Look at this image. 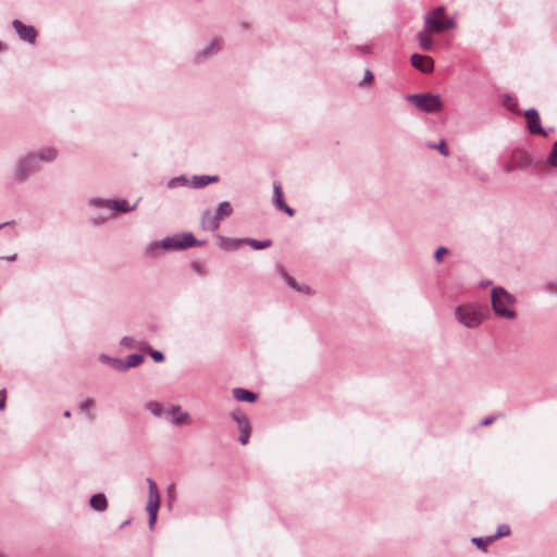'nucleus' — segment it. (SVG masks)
<instances>
[{"instance_id":"obj_1","label":"nucleus","mask_w":557,"mask_h":557,"mask_svg":"<svg viewBox=\"0 0 557 557\" xmlns=\"http://www.w3.org/2000/svg\"><path fill=\"white\" fill-rule=\"evenodd\" d=\"M492 308L494 313L503 319L513 320L516 310L513 305L516 298L503 287H494L491 293Z\"/></svg>"},{"instance_id":"obj_2","label":"nucleus","mask_w":557,"mask_h":557,"mask_svg":"<svg viewBox=\"0 0 557 557\" xmlns=\"http://www.w3.org/2000/svg\"><path fill=\"white\" fill-rule=\"evenodd\" d=\"M457 321L466 327H478L484 320L483 308L473 304H463L455 309Z\"/></svg>"},{"instance_id":"obj_3","label":"nucleus","mask_w":557,"mask_h":557,"mask_svg":"<svg viewBox=\"0 0 557 557\" xmlns=\"http://www.w3.org/2000/svg\"><path fill=\"white\" fill-rule=\"evenodd\" d=\"M456 27V23L451 18H445V8L437 7L428 12L424 16V28L435 34L443 33L447 29Z\"/></svg>"},{"instance_id":"obj_4","label":"nucleus","mask_w":557,"mask_h":557,"mask_svg":"<svg viewBox=\"0 0 557 557\" xmlns=\"http://www.w3.org/2000/svg\"><path fill=\"white\" fill-rule=\"evenodd\" d=\"M233 213V207L228 201H222L218 205L214 214L210 210H205L201 215L200 225L205 231L215 232L220 226V221Z\"/></svg>"},{"instance_id":"obj_5","label":"nucleus","mask_w":557,"mask_h":557,"mask_svg":"<svg viewBox=\"0 0 557 557\" xmlns=\"http://www.w3.org/2000/svg\"><path fill=\"white\" fill-rule=\"evenodd\" d=\"M38 170L37 157L34 153H28L16 161L13 170V180L22 183Z\"/></svg>"},{"instance_id":"obj_6","label":"nucleus","mask_w":557,"mask_h":557,"mask_svg":"<svg viewBox=\"0 0 557 557\" xmlns=\"http://www.w3.org/2000/svg\"><path fill=\"white\" fill-rule=\"evenodd\" d=\"M408 100L419 110L425 113H436L442 110L443 103L438 95L433 94H414L409 95Z\"/></svg>"},{"instance_id":"obj_7","label":"nucleus","mask_w":557,"mask_h":557,"mask_svg":"<svg viewBox=\"0 0 557 557\" xmlns=\"http://www.w3.org/2000/svg\"><path fill=\"white\" fill-rule=\"evenodd\" d=\"M146 481L148 484V502H147V506H146V510L149 516L148 525H149V529H153L154 523L157 521L161 496H160L157 483L151 478H148Z\"/></svg>"},{"instance_id":"obj_8","label":"nucleus","mask_w":557,"mask_h":557,"mask_svg":"<svg viewBox=\"0 0 557 557\" xmlns=\"http://www.w3.org/2000/svg\"><path fill=\"white\" fill-rule=\"evenodd\" d=\"M198 245L191 233H184L176 236H168L161 239L163 250H181Z\"/></svg>"},{"instance_id":"obj_9","label":"nucleus","mask_w":557,"mask_h":557,"mask_svg":"<svg viewBox=\"0 0 557 557\" xmlns=\"http://www.w3.org/2000/svg\"><path fill=\"white\" fill-rule=\"evenodd\" d=\"M232 420L236 423L239 431V442L243 445H246L249 442L250 437V423L247 417L242 411H234L231 414Z\"/></svg>"},{"instance_id":"obj_10","label":"nucleus","mask_w":557,"mask_h":557,"mask_svg":"<svg viewBox=\"0 0 557 557\" xmlns=\"http://www.w3.org/2000/svg\"><path fill=\"white\" fill-rule=\"evenodd\" d=\"M527 120V127L529 132L533 135H541L543 137L547 136V132L542 127L540 114L535 109H528L524 113Z\"/></svg>"},{"instance_id":"obj_11","label":"nucleus","mask_w":557,"mask_h":557,"mask_svg":"<svg viewBox=\"0 0 557 557\" xmlns=\"http://www.w3.org/2000/svg\"><path fill=\"white\" fill-rule=\"evenodd\" d=\"M12 26L21 40L32 45L35 44L37 34L33 26L25 25L20 20H14Z\"/></svg>"},{"instance_id":"obj_12","label":"nucleus","mask_w":557,"mask_h":557,"mask_svg":"<svg viewBox=\"0 0 557 557\" xmlns=\"http://www.w3.org/2000/svg\"><path fill=\"white\" fill-rule=\"evenodd\" d=\"M411 65L422 73H431L434 69V61L428 55L414 53L410 58Z\"/></svg>"},{"instance_id":"obj_13","label":"nucleus","mask_w":557,"mask_h":557,"mask_svg":"<svg viewBox=\"0 0 557 557\" xmlns=\"http://www.w3.org/2000/svg\"><path fill=\"white\" fill-rule=\"evenodd\" d=\"M273 203L276 207V209L284 211L289 216L294 215V209L287 206L283 200L282 186L278 182H274L273 184Z\"/></svg>"},{"instance_id":"obj_14","label":"nucleus","mask_w":557,"mask_h":557,"mask_svg":"<svg viewBox=\"0 0 557 557\" xmlns=\"http://www.w3.org/2000/svg\"><path fill=\"white\" fill-rule=\"evenodd\" d=\"M431 34L433 32H430L425 28H423L421 32L417 34V40L419 42V47L423 51H433L434 45Z\"/></svg>"},{"instance_id":"obj_15","label":"nucleus","mask_w":557,"mask_h":557,"mask_svg":"<svg viewBox=\"0 0 557 557\" xmlns=\"http://www.w3.org/2000/svg\"><path fill=\"white\" fill-rule=\"evenodd\" d=\"M33 153L37 157V164H39V162L50 163L58 157V150L53 147H45Z\"/></svg>"},{"instance_id":"obj_16","label":"nucleus","mask_w":557,"mask_h":557,"mask_svg":"<svg viewBox=\"0 0 557 557\" xmlns=\"http://www.w3.org/2000/svg\"><path fill=\"white\" fill-rule=\"evenodd\" d=\"M89 506L99 512L108 508V500L103 493L94 494L89 499Z\"/></svg>"},{"instance_id":"obj_17","label":"nucleus","mask_w":557,"mask_h":557,"mask_svg":"<svg viewBox=\"0 0 557 557\" xmlns=\"http://www.w3.org/2000/svg\"><path fill=\"white\" fill-rule=\"evenodd\" d=\"M245 244V238L219 237V245L224 250H235Z\"/></svg>"},{"instance_id":"obj_18","label":"nucleus","mask_w":557,"mask_h":557,"mask_svg":"<svg viewBox=\"0 0 557 557\" xmlns=\"http://www.w3.org/2000/svg\"><path fill=\"white\" fill-rule=\"evenodd\" d=\"M233 397L237 401L253 403L257 399V395L248 389L236 387L233 389Z\"/></svg>"},{"instance_id":"obj_19","label":"nucleus","mask_w":557,"mask_h":557,"mask_svg":"<svg viewBox=\"0 0 557 557\" xmlns=\"http://www.w3.org/2000/svg\"><path fill=\"white\" fill-rule=\"evenodd\" d=\"M219 181V176L216 175H196L193 177L191 186L195 188H201L207 186L210 183H214Z\"/></svg>"},{"instance_id":"obj_20","label":"nucleus","mask_w":557,"mask_h":557,"mask_svg":"<svg viewBox=\"0 0 557 557\" xmlns=\"http://www.w3.org/2000/svg\"><path fill=\"white\" fill-rule=\"evenodd\" d=\"M137 203L129 206L126 200H112L111 210L113 211L112 216L115 215L116 212H131L135 210Z\"/></svg>"},{"instance_id":"obj_21","label":"nucleus","mask_w":557,"mask_h":557,"mask_svg":"<svg viewBox=\"0 0 557 557\" xmlns=\"http://www.w3.org/2000/svg\"><path fill=\"white\" fill-rule=\"evenodd\" d=\"M144 356L140 354H132L126 357V359H123L124 368L123 372L129 370L131 368H135L139 366L141 362H144Z\"/></svg>"},{"instance_id":"obj_22","label":"nucleus","mask_w":557,"mask_h":557,"mask_svg":"<svg viewBox=\"0 0 557 557\" xmlns=\"http://www.w3.org/2000/svg\"><path fill=\"white\" fill-rule=\"evenodd\" d=\"M99 359H100L101 362L108 363L113 369L123 372V368H124L123 359L112 358V357H109L107 355H101L99 357Z\"/></svg>"},{"instance_id":"obj_23","label":"nucleus","mask_w":557,"mask_h":557,"mask_svg":"<svg viewBox=\"0 0 557 557\" xmlns=\"http://www.w3.org/2000/svg\"><path fill=\"white\" fill-rule=\"evenodd\" d=\"M245 244L252 247L255 250H261L270 247L272 245L271 239H264V240H257L253 238H245Z\"/></svg>"},{"instance_id":"obj_24","label":"nucleus","mask_w":557,"mask_h":557,"mask_svg":"<svg viewBox=\"0 0 557 557\" xmlns=\"http://www.w3.org/2000/svg\"><path fill=\"white\" fill-rule=\"evenodd\" d=\"M146 409L151 412L153 416L156 417H161L164 412L163 410V406L161 403L159 401H154V400H151V401H148L146 405H145Z\"/></svg>"},{"instance_id":"obj_25","label":"nucleus","mask_w":557,"mask_h":557,"mask_svg":"<svg viewBox=\"0 0 557 557\" xmlns=\"http://www.w3.org/2000/svg\"><path fill=\"white\" fill-rule=\"evenodd\" d=\"M94 406H95V404H94V400H92V399H90V398H85V399L79 404L78 408H79L82 411L89 413V414H88L89 420H94L95 416H94V413L91 412V411H92V409H94Z\"/></svg>"},{"instance_id":"obj_26","label":"nucleus","mask_w":557,"mask_h":557,"mask_svg":"<svg viewBox=\"0 0 557 557\" xmlns=\"http://www.w3.org/2000/svg\"><path fill=\"white\" fill-rule=\"evenodd\" d=\"M510 534V528L508 524H499L497 527L496 533L487 536V541H495L499 537L507 536Z\"/></svg>"},{"instance_id":"obj_27","label":"nucleus","mask_w":557,"mask_h":557,"mask_svg":"<svg viewBox=\"0 0 557 557\" xmlns=\"http://www.w3.org/2000/svg\"><path fill=\"white\" fill-rule=\"evenodd\" d=\"M220 48H221V40L215 39L210 45L205 47L201 54L203 57L212 55V54L216 53L220 50Z\"/></svg>"},{"instance_id":"obj_28","label":"nucleus","mask_w":557,"mask_h":557,"mask_svg":"<svg viewBox=\"0 0 557 557\" xmlns=\"http://www.w3.org/2000/svg\"><path fill=\"white\" fill-rule=\"evenodd\" d=\"M89 205L96 208H107L111 210L112 200L103 198H91Z\"/></svg>"},{"instance_id":"obj_29","label":"nucleus","mask_w":557,"mask_h":557,"mask_svg":"<svg viewBox=\"0 0 557 557\" xmlns=\"http://www.w3.org/2000/svg\"><path fill=\"white\" fill-rule=\"evenodd\" d=\"M161 250H163L162 246H161V240L160 242H151L146 247V253L149 255L150 257L158 256Z\"/></svg>"},{"instance_id":"obj_30","label":"nucleus","mask_w":557,"mask_h":557,"mask_svg":"<svg viewBox=\"0 0 557 557\" xmlns=\"http://www.w3.org/2000/svg\"><path fill=\"white\" fill-rule=\"evenodd\" d=\"M428 147L431 149H436L444 157H447L449 154V150L447 148L445 139H441L437 145L429 144Z\"/></svg>"},{"instance_id":"obj_31","label":"nucleus","mask_w":557,"mask_h":557,"mask_svg":"<svg viewBox=\"0 0 557 557\" xmlns=\"http://www.w3.org/2000/svg\"><path fill=\"white\" fill-rule=\"evenodd\" d=\"M187 183H188V181L185 176H177V177H173L172 180H170L168 183V186L170 188H175L177 186L186 185Z\"/></svg>"},{"instance_id":"obj_32","label":"nucleus","mask_w":557,"mask_h":557,"mask_svg":"<svg viewBox=\"0 0 557 557\" xmlns=\"http://www.w3.org/2000/svg\"><path fill=\"white\" fill-rule=\"evenodd\" d=\"M188 420H189V413L187 411H184L173 418V423L178 425V424L188 422Z\"/></svg>"},{"instance_id":"obj_33","label":"nucleus","mask_w":557,"mask_h":557,"mask_svg":"<svg viewBox=\"0 0 557 557\" xmlns=\"http://www.w3.org/2000/svg\"><path fill=\"white\" fill-rule=\"evenodd\" d=\"M549 163L554 166V168H557V141H555L554 146H553V150L549 154Z\"/></svg>"},{"instance_id":"obj_34","label":"nucleus","mask_w":557,"mask_h":557,"mask_svg":"<svg viewBox=\"0 0 557 557\" xmlns=\"http://www.w3.org/2000/svg\"><path fill=\"white\" fill-rule=\"evenodd\" d=\"M472 542L476 545V547L485 549L486 545L488 543H491L492 541H487V537L486 539L473 537Z\"/></svg>"},{"instance_id":"obj_35","label":"nucleus","mask_w":557,"mask_h":557,"mask_svg":"<svg viewBox=\"0 0 557 557\" xmlns=\"http://www.w3.org/2000/svg\"><path fill=\"white\" fill-rule=\"evenodd\" d=\"M448 253V249L445 248V247H440L435 253H434V258L437 262H441L442 261V258L444 255Z\"/></svg>"},{"instance_id":"obj_36","label":"nucleus","mask_w":557,"mask_h":557,"mask_svg":"<svg viewBox=\"0 0 557 557\" xmlns=\"http://www.w3.org/2000/svg\"><path fill=\"white\" fill-rule=\"evenodd\" d=\"M283 277H284V281L287 283V285H289L292 288L301 290V288L298 287L296 281L292 276L284 274Z\"/></svg>"},{"instance_id":"obj_37","label":"nucleus","mask_w":557,"mask_h":557,"mask_svg":"<svg viewBox=\"0 0 557 557\" xmlns=\"http://www.w3.org/2000/svg\"><path fill=\"white\" fill-rule=\"evenodd\" d=\"M150 355L156 362H162L164 360V355L162 351L151 350Z\"/></svg>"},{"instance_id":"obj_38","label":"nucleus","mask_w":557,"mask_h":557,"mask_svg":"<svg viewBox=\"0 0 557 557\" xmlns=\"http://www.w3.org/2000/svg\"><path fill=\"white\" fill-rule=\"evenodd\" d=\"M373 79V74L370 70H367L364 72V76H363V79L361 81L360 85L364 84V83H368V82H371Z\"/></svg>"},{"instance_id":"obj_39","label":"nucleus","mask_w":557,"mask_h":557,"mask_svg":"<svg viewBox=\"0 0 557 557\" xmlns=\"http://www.w3.org/2000/svg\"><path fill=\"white\" fill-rule=\"evenodd\" d=\"M5 408V391H0V410H3Z\"/></svg>"},{"instance_id":"obj_40","label":"nucleus","mask_w":557,"mask_h":557,"mask_svg":"<svg viewBox=\"0 0 557 557\" xmlns=\"http://www.w3.org/2000/svg\"><path fill=\"white\" fill-rule=\"evenodd\" d=\"M121 345L122 346H126V347H131L133 345V338L128 337V336L123 337L121 339Z\"/></svg>"},{"instance_id":"obj_41","label":"nucleus","mask_w":557,"mask_h":557,"mask_svg":"<svg viewBox=\"0 0 557 557\" xmlns=\"http://www.w3.org/2000/svg\"><path fill=\"white\" fill-rule=\"evenodd\" d=\"M168 496L170 499H174L175 486L170 484L166 490Z\"/></svg>"},{"instance_id":"obj_42","label":"nucleus","mask_w":557,"mask_h":557,"mask_svg":"<svg viewBox=\"0 0 557 557\" xmlns=\"http://www.w3.org/2000/svg\"><path fill=\"white\" fill-rule=\"evenodd\" d=\"M494 420H495V418H494V417H488V418H485V419L481 422V424H482V425H488V424H491Z\"/></svg>"},{"instance_id":"obj_43","label":"nucleus","mask_w":557,"mask_h":557,"mask_svg":"<svg viewBox=\"0 0 557 557\" xmlns=\"http://www.w3.org/2000/svg\"><path fill=\"white\" fill-rule=\"evenodd\" d=\"M171 412L172 413H177V412L181 413L183 411L181 410V406H175V407L172 408Z\"/></svg>"},{"instance_id":"obj_44","label":"nucleus","mask_w":557,"mask_h":557,"mask_svg":"<svg viewBox=\"0 0 557 557\" xmlns=\"http://www.w3.org/2000/svg\"><path fill=\"white\" fill-rule=\"evenodd\" d=\"M4 259H5V260H8V261H14V260H16V253H13V255H11V256H8V257H5Z\"/></svg>"},{"instance_id":"obj_45","label":"nucleus","mask_w":557,"mask_h":557,"mask_svg":"<svg viewBox=\"0 0 557 557\" xmlns=\"http://www.w3.org/2000/svg\"><path fill=\"white\" fill-rule=\"evenodd\" d=\"M13 222L12 221H8V222H4V223H0V230L5 226V225H10L12 224Z\"/></svg>"},{"instance_id":"obj_46","label":"nucleus","mask_w":557,"mask_h":557,"mask_svg":"<svg viewBox=\"0 0 557 557\" xmlns=\"http://www.w3.org/2000/svg\"><path fill=\"white\" fill-rule=\"evenodd\" d=\"M102 222H103V219H101V220H97V219H95V220H94V224H95V225H98V224H100V223H102Z\"/></svg>"},{"instance_id":"obj_47","label":"nucleus","mask_w":557,"mask_h":557,"mask_svg":"<svg viewBox=\"0 0 557 557\" xmlns=\"http://www.w3.org/2000/svg\"><path fill=\"white\" fill-rule=\"evenodd\" d=\"M64 417L65 418H70L71 417V411L70 410L64 411Z\"/></svg>"},{"instance_id":"obj_48","label":"nucleus","mask_w":557,"mask_h":557,"mask_svg":"<svg viewBox=\"0 0 557 557\" xmlns=\"http://www.w3.org/2000/svg\"><path fill=\"white\" fill-rule=\"evenodd\" d=\"M511 100H512L511 98L508 99V101L506 102V107L512 106V102H509Z\"/></svg>"},{"instance_id":"obj_49","label":"nucleus","mask_w":557,"mask_h":557,"mask_svg":"<svg viewBox=\"0 0 557 557\" xmlns=\"http://www.w3.org/2000/svg\"><path fill=\"white\" fill-rule=\"evenodd\" d=\"M511 100H512L511 98L508 99V101L506 102V107L512 106V102H509Z\"/></svg>"},{"instance_id":"obj_50","label":"nucleus","mask_w":557,"mask_h":557,"mask_svg":"<svg viewBox=\"0 0 557 557\" xmlns=\"http://www.w3.org/2000/svg\"><path fill=\"white\" fill-rule=\"evenodd\" d=\"M200 267H201V265H200V264H198V263H195V264H194V268H195L196 270H199V269H200Z\"/></svg>"},{"instance_id":"obj_51","label":"nucleus","mask_w":557,"mask_h":557,"mask_svg":"<svg viewBox=\"0 0 557 557\" xmlns=\"http://www.w3.org/2000/svg\"><path fill=\"white\" fill-rule=\"evenodd\" d=\"M0 557H9L5 553L0 550Z\"/></svg>"},{"instance_id":"obj_52","label":"nucleus","mask_w":557,"mask_h":557,"mask_svg":"<svg viewBox=\"0 0 557 557\" xmlns=\"http://www.w3.org/2000/svg\"><path fill=\"white\" fill-rule=\"evenodd\" d=\"M511 170H512V168H511V166H509V165L505 168V171H506V172H509V171H511Z\"/></svg>"},{"instance_id":"obj_53","label":"nucleus","mask_w":557,"mask_h":557,"mask_svg":"<svg viewBox=\"0 0 557 557\" xmlns=\"http://www.w3.org/2000/svg\"><path fill=\"white\" fill-rule=\"evenodd\" d=\"M127 523H128V521L123 522L121 528L126 527Z\"/></svg>"}]
</instances>
